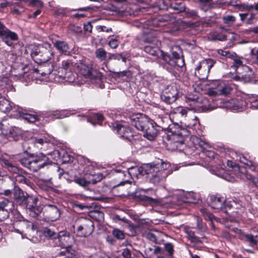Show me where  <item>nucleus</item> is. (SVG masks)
<instances>
[{
  "mask_svg": "<svg viewBox=\"0 0 258 258\" xmlns=\"http://www.w3.org/2000/svg\"><path fill=\"white\" fill-rule=\"evenodd\" d=\"M74 63L72 60H64L61 63V68L59 71V73H62L68 71L72 70L73 69Z\"/></svg>",
  "mask_w": 258,
  "mask_h": 258,
  "instance_id": "b1692460",
  "label": "nucleus"
},
{
  "mask_svg": "<svg viewBox=\"0 0 258 258\" xmlns=\"http://www.w3.org/2000/svg\"><path fill=\"white\" fill-rule=\"evenodd\" d=\"M116 130L118 134L127 140H130V138L133 137L132 133L129 127L118 124L116 126Z\"/></svg>",
  "mask_w": 258,
  "mask_h": 258,
  "instance_id": "a211bd4d",
  "label": "nucleus"
},
{
  "mask_svg": "<svg viewBox=\"0 0 258 258\" xmlns=\"http://www.w3.org/2000/svg\"><path fill=\"white\" fill-rule=\"evenodd\" d=\"M252 63L258 65V47L251 48L250 52Z\"/></svg>",
  "mask_w": 258,
  "mask_h": 258,
  "instance_id": "72a5a7b5",
  "label": "nucleus"
},
{
  "mask_svg": "<svg viewBox=\"0 0 258 258\" xmlns=\"http://www.w3.org/2000/svg\"><path fill=\"white\" fill-rule=\"evenodd\" d=\"M44 215L48 221H54L60 216V212L55 205L47 204L44 206Z\"/></svg>",
  "mask_w": 258,
  "mask_h": 258,
  "instance_id": "9d476101",
  "label": "nucleus"
},
{
  "mask_svg": "<svg viewBox=\"0 0 258 258\" xmlns=\"http://www.w3.org/2000/svg\"><path fill=\"white\" fill-rule=\"evenodd\" d=\"M18 112L20 116L28 122L33 123L39 120L38 116L35 114L23 112L20 109H18Z\"/></svg>",
  "mask_w": 258,
  "mask_h": 258,
  "instance_id": "4be33fe9",
  "label": "nucleus"
},
{
  "mask_svg": "<svg viewBox=\"0 0 258 258\" xmlns=\"http://www.w3.org/2000/svg\"><path fill=\"white\" fill-rule=\"evenodd\" d=\"M0 110L4 112H8L10 111L12 108V103L9 100L2 97L0 94Z\"/></svg>",
  "mask_w": 258,
  "mask_h": 258,
  "instance_id": "412c9836",
  "label": "nucleus"
},
{
  "mask_svg": "<svg viewBox=\"0 0 258 258\" xmlns=\"http://www.w3.org/2000/svg\"><path fill=\"white\" fill-rule=\"evenodd\" d=\"M43 234L47 238L52 239H55L56 240L58 236H59V232H56L54 231L53 229L46 227L43 229Z\"/></svg>",
  "mask_w": 258,
  "mask_h": 258,
  "instance_id": "393cba45",
  "label": "nucleus"
},
{
  "mask_svg": "<svg viewBox=\"0 0 258 258\" xmlns=\"http://www.w3.org/2000/svg\"><path fill=\"white\" fill-rule=\"evenodd\" d=\"M200 4L201 9L207 12L213 7V0H198Z\"/></svg>",
  "mask_w": 258,
  "mask_h": 258,
  "instance_id": "a878e982",
  "label": "nucleus"
},
{
  "mask_svg": "<svg viewBox=\"0 0 258 258\" xmlns=\"http://www.w3.org/2000/svg\"><path fill=\"white\" fill-rule=\"evenodd\" d=\"M90 216L97 221H101L104 219V213L100 211H93L90 213Z\"/></svg>",
  "mask_w": 258,
  "mask_h": 258,
  "instance_id": "58836bf2",
  "label": "nucleus"
},
{
  "mask_svg": "<svg viewBox=\"0 0 258 258\" xmlns=\"http://www.w3.org/2000/svg\"><path fill=\"white\" fill-rule=\"evenodd\" d=\"M241 239L250 246H256L258 243V236L251 234L243 233L241 235Z\"/></svg>",
  "mask_w": 258,
  "mask_h": 258,
  "instance_id": "f3484780",
  "label": "nucleus"
},
{
  "mask_svg": "<svg viewBox=\"0 0 258 258\" xmlns=\"http://www.w3.org/2000/svg\"><path fill=\"white\" fill-rule=\"evenodd\" d=\"M201 211L203 215L205 217V218H207L210 220L212 219L213 215L210 213L208 212L207 210L206 209H202Z\"/></svg>",
  "mask_w": 258,
  "mask_h": 258,
  "instance_id": "e2e57ef3",
  "label": "nucleus"
},
{
  "mask_svg": "<svg viewBox=\"0 0 258 258\" xmlns=\"http://www.w3.org/2000/svg\"><path fill=\"white\" fill-rule=\"evenodd\" d=\"M144 172L148 175L150 181L154 184H158L164 181L167 177L169 172H164L158 170V167H154L152 164H147L144 167Z\"/></svg>",
  "mask_w": 258,
  "mask_h": 258,
  "instance_id": "20e7f679",
  "label": "nucleus"
},
{
  "mask_svg": "<svg viewBox=\"0 0 258 258\" xmlns=\"http://www.w3.org/2000/svg\"><path fill=\"white\" fill-rule=\"evenodd\" d=\"M195 144L198 145L200 147L204 149H206L209 146V145L207 143L204 141H203L201 139L198 138H195Z\"/></svg>",
  "mask_w": 258,
  "mask_h": 258,
  "instance_id": "09e8293b",
  "label": "nucleus"
},
{
  "mask_svg": "<svg viewBox=\"0 0 258 258\" xmlns=\"http://www.w3.org/2000/svg\"><path fill=\"white\" fill-rule=\"evenodd\" d=\"M212 38L214 40L225 41L227 39V36L225 35L219 33L213 34Z\"/></svg>",
  "mask_w": 258,
  "mask_h": 258,
  "instance_id": "864d4df0",
  "label": "nucleus"
},
{
  "mask_svg": "<svg viewBox=\"0 0 258 258\" xmlns=\"http://www.w3.org/2000/svg\"><path fill=\"white\" fill-rule=\"evenodd\" d=\"M222 20L224 24L231 25L235 22L236 18L233 15H227L222 17Z\"/></svg>",
  "mask_w": 258,
  "mask_h": 258,
  "instance_id": "c9c22d12",
  "label": "nucleus"
},
{
  "mask_svg": "<svg viewBox=\"0 0 258 258\" xmlns=\"http://www.w3.org/2000/svg\"><path fill=\"white\" fill-rule=\"evenodd\" d=\"M250 16L247 19L246 21V23L247 24H252L253 23V20L255 19L256 16L257 14H258V11L257 12H251L249 13Z\"/></svg>",
  "mask_w": 258,
  "mask_h": 258,
  "instance_id": "5fc2aeb1",
  "label": "nucleus"
},
{
  "mask_svg": "<svg viewBox=\"0 0 258 258\" xmlns=\"http://www.w3.org/2000/svg\"><path fill=\"white\" fill-rule=\"evenodd\" d=\"M141 200L146 204L154 205L158 202V200L146 196H141Z\"/></svg>",
  "mask_w": 258,
  "mask_h": 258,
  "instance_id": "a19ab883",
  "label": "nucleus"
},
{
  "mask_svg": "<svg viewBox=\"0 0 258 258\" xmlns=\"http://www.w3.org/2000/svg\"><path fill=\"white\" fill-rule=\"evenodd\" d=\"M103 177H104L103 175L101 173H99L95 174L94 175V178L93 179V180H94L93 183H95L98 181H100V180H101L103 179Z\"/></svg>",
  "mask_w": 258,
  "mask_h": 258,
  "instance_id": "69168bd1",
  "label": "nucleus"
},
{
  "mask_svg": "<svg viewBox=\"0 0 258 258\" xmlns=\"http://www.w3.org/2000/svg\"><path fill=\"white\" fill-rule=\"evenodd\" d=\"M55 48L61 53L69 52L70 47L68 44L64 41L56 40L53 43Z\"/></svg>",
  "mask_w": 258,
  "mask_h": 258,
  "instance_id": "aec40b11",
  "label": "nucleus"
},
{
  "mask_svg": "<svg viewBox=\"0 0 258 258\" xmlns=\"http://www.w3.org/2000/svg\"><path fill=\"white\" fill-rule=\"evenodd\" d=\"M22 173H20L16 176L15 178L17 182L24 183L29 185L30 182L25 176L22 175Z\"/></svg>",
  "mask_w": 258,
  "mask_h": 258,
  "instance_id": "79ce46f5",
  "label": "nucleus"
},
{
  "mask_svg": "<svg viewBox=\"0 0 258 258\" xmlns=\"http://www.w3.org/2000/svg\"><path fill=\"white\" fill-rule=\"evenodd\" d=\"M185 125L189 128H199L200 122L198 117L194 113H188L185 120Z\"/></svg>",
  "mask_w": 258,
  "mask_h": 258,
  "instance_id": "4468645a",
  "label": "nucleus"
},
{
  "mask_svg": "<svg viewBox=\"0 0 258 258\" xmlns=\"http://www.w3.org/2000/svg\"><path fill=\"white\" fill-rule=\"evenodd\" d=\"M250 107L258 109V96H252L249 99Z\"/></svg>",
  "mask_w": 258,
  "mask_h": 258,
  "instance_id": "37998d69",
  "label": "nucleus"
},
{
  "mask_svg": "<svg viewBox=\"0 0 258 258\" xmlns=\"http://www.w3.org/2000/svg\"><path fill=\"white\" fill-rule=\"evenodd\" d=\"M13 130V128L8 129L6 126H5L4 124L0 122V135L4 136H9L10 135H12V131Z\"/></svg>",
  "mask_w": 258,
  "mask_h": 258,
  "instance_id": "4c0bfd02",
  "label": "nucleus"
},
{
  "mask_svg": "<svg viewBox=\"0 0 258 258\" xmlns=\"http://www.w3.org/2000/svg\"><path fill=\"white\" fill-rule=\"evenodd\" d=\"M59 76L69 82H74L75 78V75L72 72V70L62 72L59 75Z\"/></svg>",
  "mask_w": 258,
  "mask_h": 258,
  "instance_id": "c756f323",
  "label": "nucleus"
},
{
  "mask_svg": "<svg viewBox=\"0 0 258 258\" xmlns=\"http://www.w3.org/2000/svg\"><path fill=\"white\" fill-rule=\"evenodd\" d=\"M32 142L37 148H41L45 143L49 142V140L45 137H35L32 139Z\"/></svg>",
  "mask_w": 258,
  "mask_h": 258,
  "instance_id": "c85d7f7f",
  "label": "nucleus"
},
{
  "mask_svg": "<svg viewBox=\"0 0 258 258\" xmlns=\"http://www.w3.org/2000/svg\"><path fill=\"white\" fill-rule=\"evenodd\" d=\"M131 124L143 132V136L149 140H154L158 134V130L153 123L145 115H134L131 118Z\"/></svg>",
  "mask_w": 258,
  "mask_h": 258,
  "instance_id": "f257e3e1",
  "label": "nucleus"
},
{
  "mask_svg": "<svg viewBox=\"0 0 258 258\" xmlns=\"http://www.w3.org/2000/svg\"><path fill=\"white\" fill-rule=\"evenodd\" d=\"M121 255L124 258H132L131 251L127 248H124L122 250Z\"/></svg>",
  "mask_w": 258,
  "mask_h": 258,
  "instance_id": "6e6d98bb",
  "label": "nucleus"
},
{
  "mask_svg": "<svg viewBox=\"0 0 258 258\" xmlns=\"http://www.w3.org/2000/svg\"><path fill=\"white\" fill-rule=\"evenodd\" d=\"M9 216V213L7 209H0V221H2L7 219Z\"/></svg>",
  "mask_w": 258,
  "mask_h": 258,
  "instance_id": "603ef678",
  "label": "nucleus"
},
{
  "mask_svg": "<svg viewBox=\"0 0 258 258\" xmlns=\"http://www.w3.org/2000/svg\"><path fill=\"white\" fill-rule=\"evenodd\" d=\"M245 177L247 180L252 181V183L256 186V182L257 181V179H258V178H255L252 175L247 172L245 174Z\"/></svg>",
  "mask_w": 258,
  "mask_h": 258,
  "instance_id": "bf43d9fd",
  "label": "nucleus"
},
{
  "mask_svg": "<svg viewBox=\"0 0 258 258\" xmlns=\"http://www.w3.org/2000/svg\"><path fill=\"white\" fill-rule=\"evenodd\" d=\"M29 196L25 195L21 189L15 188L14 192V198L16 202L20 206L23 207L24 205H26V200Z\"/></svg>",
  "mask_w": 258,
  "mask_h": 258,
  "instance_id": "ddd939ff",
  "label": "nucleus"
},
{
  "mask_svg": "<svg viewBox=\"0 0 258 258\" xmlns=\"http://www.w3.org/2000/svg\"><path fill=\"white\" fill-rule=\"evenodd\" d=\"M164 249L168 253L170 256H172L174 253V246L171 243H166L164 244Z\"/></svg>",
  "mask_w": 258,
  "mask_h": 258,
  "instance_id": "a18cd8bd",
  "label": "nucleus"
},
{
  "mask_svg": "<svg viewBox=\"0 0 258 258\" xmlns=\"http://www.w3.org/2000/svg\"><path fill=\"white\" fill-rule=\"evenodd\" d=\"M219 54L233 60V64L231 67L235 71L243 65L242 57L237 55L235 52L220 50L219 51Z\"/></svg>",
  "mask_w": 258,
  "mask_h": 258,
  "instance_id": "9b49d317",
  "label": "nucleus"
},
{
  "mask_svg": "<svg viewBox=\"0 0 258 258\" xmlns=\"http://www.w3.org/2000/svg\"><path fill=\"white\" fill-rule=\"evenodd\" d=\"M245 32L246 33H254L255 34H258V26L253 28H249L245 30Z\"/></svg>",
  "mask_w": 258,
  "mask_h": 258,
  "instance_id": "774afa93",
  "label": "nucleus"
},
{
  "mask_svg": "<svg viewBox=\"0 0 258 258\" xmlns=\"http://www.w3.org/2000/svg\"><path fill=\"white\" fill-rule=\"evenodd\" d=\"M59 245L66 248L68 252H71L73 244L75 242L74 238L66 231H62L59 232L57 239Z\"/></svg>",
  "mask_w": 258,
  "mask_h": 258,
  "instance_id": "0eeeda50",
  "label": "nucleus"
},
{
  "mask_svg": "<svg viewBox=\"0 0 258 258\" xmlns=\"http://www.w3.org/2000/svg\"><path fill=\"white\" fill-rule=\"evenodd\" d=\"M107 55V52L103 48H99L95 51L96 57L101 61L105 60Z\"/></svg>",
  "mask_w": 258,
  "mask_h": 258,
  "instance_id": "2f4dec72",
  "label": "nucleus"
},
{
  "mask_svg": "<svg viewBox=\"0 0 258 258\" xmlns=\"http://www.w3.org/2000/svg\"><path fill=\"white\" fill-rule=\"evenodd\" d=\"M69 30L75 33H81L82 29L80 26L76 25H71L69 27Z\"/></svg>",
  "mask_w": 258,
  "mask_h": 258,
  "instance_id": "8fccbe9b",
  "label": "nucleus"
},
{
  "mask_svg": "<svg viewBox=\"0 0 258 258\" xmlns=\"http://www.w3.org/2000/svg\"><path fill=\"white\" fill-rule=\"evenodd\" d=\"M73 227L76 228L77 234L81 237H86L90 235L94 230L92 221L83 217L77 219Z\"/></svg>",
  "mask_w": 258,
  "mask_h": 258,
  "instance_id": "7ed1b4c3",
  "label": "nucleus"
},
{
  "mask_svg": "<svg viewBox=\"0 0 258 258\" xmlns=\"http://www.w3.org/2000/svg\"><path fill=\"white\" fill-rule=\"evenodd\" d=\"M210 206L214 209H222L225 205V199L224 198L215 197V196H210Z\"/></svg>",
  "mask_w": 258,
  "mask_h": 258,
  "instance_id": "dca6fc26",
  "label": "nucleus"
},
{
  "mask_svg": "<svg viewBox=\"0 0 258 258\" xmlns=\"http://www.w3.org/2000/svg\"><path fill=\"white\" fill-rule=\"evenodd\" d=\"M10 203V201L7 199H4L0 201V208L2 209H6V208Z\"/></svg>",
  "mask_w": 258,
  "mask_h": 258,
  "instance_id": "680f3d73",
  "label": "nucleus"
},
{
  "mask_svg": "<svg viewBox=\"0 0 258 258\" xmlns=\"http://www.w3.org/2000/svg\"><path fill=\"white\" fill-rule=\"evenodd\" d=\"M145 51L152 55H156L158 50V46H154L151 45H147L144 48Z\"/></svg>",
  "mask_w": 258,
  "mask_h": 258,
  "instance_id": "f704fd0d",
  "label": "nucleus"
},
{
  "mask_svg": "<svg viewBox=\"0 0 258 258\" xmlns=\"http://www.w3.org/2000/svg\"><path fill=\"white\" fill-rule=\"evenodd\" d=\"M231 88L228 85H224L221 89H218L219 94L227 95L230 93Z\"/></svg>",
  "mask_w": 258,
  "mask_h": 258,
  "instance_id": "49530a36",
  "label": "nucleus"
},
{
  "mask_svg": "<svg viewBox=\"0 0 258 258\" xmlns=\"http://www.w3.org/2000/svg\"><path fill=\"white\" fill-rule=\"evenodd\" d=\"M143 170H144V168L143 169H141L138 166H135L128 168V171L126 173L131 176H138V174H143Z\"/></svg>",
  "mask_w": 258,
  "mask_h": 258,
  "instance_id": "473e14b6",
  "label": "nucleus"
},
{
  "mask_svg": "<svg viewBox=\"0 0 258 258\" xmlns=\"http://www.w3.org/2000/svg\"><path fill=\"white\" fill-rule=\"evenodd\" d=\"M108 45L113 49L117 48L118 46V40L116 38L111 39L108 42Z\"/></svg>",
  "mask_w": 258,
  "mask_h": 258,
  "instance_id": "4d7b16f0",
  "label": "nucleus"
},
{
  "mask_svg": "<svg viewBox=\"0 0 258 258\" xmlns=\"http://www.w3.org/2000/svg\"><path fill=\"white\" fill-rule=\"evenodd\" d=\"M84 29L85 32L91 33L92 30V26L90 22H87L84 25Z\"/></svg>",
  "mask_w": 258,
  "mask_h": 258,
  "instance_id": "0e129e2a",
  "label": "nucleus"
},
{
  "mask_svg": "<svg viewBox=\"0 0 258 258\" xmlns=\"http://www.w3.org/2000/svg\"><path fill=\"white\" fill-rule=\"evenodd\" d=\"M184 232L187 234V237L191 242H201L200 238L195 235L194 232L188 228H184Z\"/></svg>",
  "mask_w": 258,
  "mask_h": 258,
  "instance_id": "bb28decb",
  "label": "nucleus"
},
{
  "mask_svg": "<svg viewBox=\"0 0 258 258\" xmlns=\"http://www.w3.org/2000/svg\"><path fill=\"white\" fill-rule=\"evenodd\" d=\"M215 61L212 59H206L200 61L195 68V75L200 80L207 79L210 69Z\"/></svg>",
  "mask_w": 258,
  "mask_h": 258,
  "instance_id": "39448f33",
  "label": "nucleus"
},
{
  "mask_svg": "<svg viewBox=\"0 0 258 258\" xmlns=\"http://www.w3.org/2000/svg\"><path fill=\"white\" fill-rule=\"evenodd\" d=\"M163 59L172 67L181 68L184 65L183 58L176 51H172L171 55L167 54H163Z\"/></svg>",
  "mask_w": 258,
  "mask_h": 258,
  "instance_id": "6e6552de",
  "label": "nucleus"
},
{
  "mask_svg": "<svg viewBox=\"0 0 258 258\" xmlns=\"http://www.w3.org/2000/svg\"><path fill=\"white\" fill-rule=\"evenodd\" d=\"M73 114L70 111L67 110H56L53 112V115L55 118H62L69 116L71 114Z\"/></svg>",
  "mask_w": 258,
  "mask_h": 258,
  "instance_id": "7c9ffc66",
  "label": "nucleus"
},
{
  "mask_svg": "<svg viewBox=\"0 0 258 258\" xmlns=\"http://www.w3.org/2000/svg\"><path fill=\"white\" fill-rule=\"evenodd\" d=\"M112 234L115 237L119 239H123L124 238L123 232L118 229H115L112 231Z\"/></svg>",
  "mask_w": 258,
  "mask_h": 258,
  "instance_id": "de8ad7c7",
  "label": "nucleus"
},
{
  "mask_svg": "<svg viewBox=\"0 0 258 258\" xmlns=\"http://www.w3.org/2000/svg\"><path fill=\"white\" fill-rule=\"evenodd\" d=\"M171 139L176 144H182L184 142V138L180 134L173 135Z\"/></svg>",
  "mask_w": 258,
  "mask_h": 258,
  "instance_id": "ea45409f",
  "label": "nucleus"
},
{
  "mask_svg": "<svg viewBox=\"0 0 258 258\" xmlns=\"http://www.w3.org/2000/svg\"><path fill=\"white\" fill-rule=\"evenodd\" d=\"M75 181L78 184L83 187L87 186L90 183L89 181H87L83 178H78L75 179Z\"/></svg>",
  "mask_w": 258,
  "mask_h": 258,
  "instance_id": "3c124183",
  "label": "nucleus"
},
{
  "mask_svg": "<svg viewBox=\"0 0 258 258\" xmlns=\"http://www.w3.org/2000/svg\"><path fill=\"white\" fill-rule=\"evenodd\" d=\"M178 96V92L175 87H171L165 90L161 95V99L168 104L174 102Z\"/></svg>",
  "mask_w": 258,
  "mask_h": 258,
  "instance_id": "f8f14e48",
  "label": "nucleus"
},
{
  "mask_svg": "<svg viewBox=\"0 0 258 258\" xmlns=\"http://www.w3.org/2000/svg\"><path fill=\"white\" fill-rule=\"evenodd\" d=\"M145 41L149 43H154L156 45H158V41L155 37H148L145 39Z\"/></svg>",
  "mask_w": 258,
  "mask_h": 258,
  "instance_id": "338daca9",
  "label": "nucleus"
},
{
  "mask_svg": "<svg viewBox=\"0 0 258 258\" xmlns=\"http://www.w3.org/2000/svg\"><path fill=\"white\" fill-rule=\"evenodd\" d=\"M37 199L36 198L29 196L26 200V205L23 207L29 210L30 215L32 217H35L38 216L42 212V208L37 205Z\"/></svg>",
  "mask_w": 258,
  "mask_h": 258,
  "instance_id": "1a4fd4ad",
  "label": "nucleus"
},
{
  "mask_svg": "<svg viewBox=\"0 0 258 258\" xmlns=\"http://www.w3.org/2000/svg\"><path fill=\"white\" fill-rule=\"evenodd\" d=\"M80 72L81 75L86 78L93 79L95 77L94 72L90 66L82 64L80 66Z\"/></svg>",
  "mask_w": 258,
  "mask_h": 258,
  "instance_id": "6ab92c4d",
  "label": "nucleus"
},
{
  "mask_svg": "<svg viewBox=\"0 0 258 258\" xmlns=\"http://www.w3.org/2000/svg\"><path fill=\"white\" fill-rule=\"evenodd\" d=\"M152 164V166H154V167H158V170H159L160 171L168 172L167 171H166V169H167L170 166V164L168 162H165L162 160H160L155 164Z\"/></svg>",
  "mask_w": 258,
  "mask_h": 258,
  "instance_id": "cd10ccee",
  "label": "nucleus"
},
{
  "mask_svg": "<svg viewBox=\"0 0 258 258\" xmlns=\"http://www.w3.org/2000/svg\"><path fill=\"white\" fill-rule=\"evenodd\" d=\"M186 15L187 17H191L192 18H196L198 17V14L197 12L194 10H188L187 11H186Z\"/></svg>",
  "mask_w": 258,
  "mask_h": 258,
  "instance_id": "13d9d810",
  "label": "nucleus"
},
{
  "mask_svg": "<svg viewBox=\"0 0 258 258\" xmlns=\"http://www.w3.org/2000/svg\"><path fill=\"white\" fill-rule=\"evenodd\" d=\"M239 161L241 163L248 166L252 171L258 172V165L255 163L248 160L245 157L243 156L240 157Z\"/></svg>",
  "mask_w": 258,
  "mask_h": 258,
  "instance_id": "5701e85b",
  "label": "nucleus"
},
{
  "mask_svg": "<svg viewBox=\"0 0 258 258\" xmlns=\"http://www.w3.org/2000/svg\"><path fill=\"white\" fill-rule=\"evenodd\" d=\"M6 165H7V167H8L9 170L11 172H12L15 173H17L18 174H19L20 173H23V171L22 170L20 169L17 167L12 165L10 163H8L6 164Z\"/></svg>",
  "mask_w": 258,
  "mask_h": 258,
  "instance_id": "c03bdc74",
  "label": "nucleus"
},
{
  "mask_svg": "<svg viewBox=\"0 0 258 258\" xmlns=\"http://www.w3.org/2000/svg\"><path fill=\"white\" fill-rule=\"evenodd\" d=\"M46 164V162L40 158H31L29 168L33 171H37L40 168L44 167Z\"/></svg>",
  "mask_w": 258,
  "mask_h": 258,
  "instance_id": "2eb2a0df",
  "label": "nucleus"
},
{
  "mask_svg": "<svg viewBox=\"0 0 258 258\" xmlns=\"http://www.w3.org/2000/svg\"><path fill=\"white\" fill-rule=\"evenodd\" d=\"M31 158H23L20 160L22 164H23L26 167L29 168L30 164Z\"/></svg>",
  "mask_w": 258,
  "mask_h": 258,
  "instance_id": "052dcab7",
  "label": "nucleus"
},
{
  "mask_svg": "<svg viewBox=\"0 0 258 258\" xmlns=\"http://www.w3.org/2000/svg\"><path fill=\"white\" fill-rule=\"evenodd\" d=\"M25 53L30 54L34 60L40 63L48 61L53 55L52 47L48 43L38 46L28 45L26 47Z\"/></svg>",
  "mask_w": 258,
  "mask_h": 258,
  "instance_id": "f03ea898",
  "label": "nucleus"
},
{
  "mask_svg": "<svg viewBox=\"0 0 258 258\" xmlns=\"http://www.w3.org/2000/svg\"><path fill=\"white\" fill-rule=\"evenodd\" d=\"M243 9L251 12L258 11V2L254 5L244 4L242 6Z\"/></svg>",
  "mask_w": 258,
  "mask_h": 258,
  "instance_id": "e433bc0d",
  "label": "nucleus"
},
{
  "mask_svg": "<svg viewBox=\"0 0 258 258\" xmlns=\"http://www.w3.org/2000/svg\"><path fill=\"white\" fill-rule=\"evenodd\" d=\"M0 38L8 46H12L13 41L18 39L17 34L10 30L6 26L0 22Z\"/></svg>",
  "mask_w": 258,
  "mask_h": 258,
  "instance_id": "423d86ee",
  "label": "nucleus"
}]
</instances>
